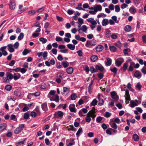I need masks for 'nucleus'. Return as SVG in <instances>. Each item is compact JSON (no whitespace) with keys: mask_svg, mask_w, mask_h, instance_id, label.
<instances>
[{"mask_svg":"<svg viewBox=\"0 0 146 146\" xmlns=\"http://www.w3.org/2000/svg\"><path fill=\"white\" fill-rule=\"evenodd\" d=\"M67 46L69 48L72 50H74L75 48V46L74 45L70 44H67Z\"/></svg>","mask_w":146,"mask_h":146,"instance_id":"nucleus-28","label":"nucleus"},{"mask_svg":"<svg viewBox=\"0 0 146 146\" xmlns=\"http://www.w3.org/2000/svg\"><path fill=\"white\" fill-rule=\"evenodd\" d=\"M129 11L131 13L134 14L136 12V9L135 7L132 6L130 8Z\"/></svg>","mask_w":146,"mask_h":146,"instance_id":"nucleus-12","label":"nucleus"},{"mask_svg":"<svg viewBox=\"0 0 146 146\" xmlns=\"http://www.w3.org/2000/svg\"><path fill=\"white\" fill-rule=\"evenodd\" d=\"M67 128L68 130H74V127L73 125H70L69 126H68L67 127Z\"/></svg>","mask_w":146,"mask_h":146,"instance_id":"nucleus-63","label":"nucleus"},{"mask_svg":"<svg viewBox=\"0 0 146 146\" xmlns=\"http://www.w3.org/2000/svg\"><path fill=\"white\" fill-rule=\"evenodd\" d=\"M24 37V35L23 33H20L18 37V40H21Z\"/></svg>","mask_w":146,"mask_h":146,"instance_id":"nucleus-43","label":"nucleus"},{"mask_svg":"<svg viewBox=\"0 0 146 146\" xmlns=\"http://www.w3.org/2000/svg\"><path fill=\"white\" fill-rule=\"evenodd\" d=\"M117 47L120 48L121 46V43L119 41H118L114 44Z\"/></svg>","mask_w":146,"mask_h":146,"instance_id":"nucleus-39","label":"nucleus"},{"mask_svg":"<svg viewBox=\"0 0 146 146\" xmlns=\"http://www.w3.org/2000/svg\"><path fill=\"white\" fill-rule=\"evenodd\" d=\"M125 97L126 100L129 101L130 100V96L129 94V92L127 89L125 90Z\"/></svg>","mask_w":146,"mask_h":146,"instance_id":"nucleus-10","label":"nucleus"},{"mask_svg":"<svg viewBox=\"0 0 146 146\" xmlns=\"http://www.w3.org/2000/svg\"><path fill=\"white\" fill-rule=\"evenodd\" d=\"M103 46L102 45H99L96 47V51L98 52H100L102 51L103 49Z\"/></svg>","mask_w":146,"mask_h":146,"instance_id":"nucleus-15","label":"nucleus"},{"mask_svg":"<svg viewBox=\"0 0 146 146\" xmlns=\"http://www.w3.org/2000/svg\"><path fill=\"white\" fill-rule=\"evenodd\" d=\"M82 30L83 32L86 33L87 30V27L86 25H83L82 26V29H80L78 30V31L80 33V30Z\"/></svg>","mask_w":146,"mask_h":146,"instance_id":"nucleus-22","label":"nucleus"},{"mask_svg":"<svg viewBox=\"0 0 146 146\" xmlns=\"http://www.w3.org/2000/svg\"><path fill=\"white\" fill-rule=\"evenodd\" d=\"M3 81L5 83H8L9 82V80L7 77L3 78Z\"/></svg>","mask_w":146,"mask_h":146,"instance_id":"nucleus-49","label":"nucleus"},{"mask_svg":"<svg viewBox=\"0 0 146 146\" xmlns=\"http://www.w3.org/2000/svg\"><path fill=\"white\" fill-rule=\"evenodd\" d=\"M109 23V20L108 19H104L102 20V23L103 26H105L108 24Z\"/></svg>","mask_w":146,"mask_h":146,"instance_id":"nucleus-13","label":"nucleus"},{"mask_svg":"<svg viewBox=\"0 0 146 146\" xmlns=\"http://www.w3.org/2000/svg\"><path fill=\"white\" fill-rule=\"evenodd\" d=\"M39 40L43 44H44L46 43L47 40L44 38L41 37L39 38Z\"/></svg>","mask_w":146,"mask_h":146,"instance_id":"nucleus-38","label":"nucleus"},{"mask_svg":"<svg viewBox=\"0 0 146 146\" xmlns=\"http://www.w3.org/2000/svg\"><path fill=\"white\" fill-rule=\"evenodd\" d=\"M102 9V7L100 5H97L94 7V10H96L97 12L98 11H101Z\"/></svg>","mask_w":146,"mask_h":146,"instance_id":"nucleus-17","label":"nucleus"},{"mask_svg":"<svg viewBox=\"0 0 146 146\" xmlns=\"http://www.w3.org/2000/svg\"><path fill=\"white\" fill-rule=\"evenodd\" d=\"M124 59L122 58H117L115 61V64L117 66H119L124 62Z\"/></svg>","mask_w":146,"mask_h":146,"instance_id":"nucleus-3","label":"nucleus"},{"mask_svg":"<svg viewBox=\"0 0 146 146\" xmlns=\"http://www.w3.org/2000/svg\"><path fill=\"white\" fill-rule=\"evenodd\" d=\"M112 62V60L110 58H108L107 59V61L106 63V64L107 66H110Z\"/></svg>","mask_w":146,"mask_h":146,"instance_id":"nucleus-33","label":"nucleus"},{"mask_svg":"<svg viewBox=\"0 0 146 146\" xmlns=\"http://www.w3.org/2000/svg\"><path fill=\"white\" fill-rule=\"evenodd\" d=\"M96 44V42L94 40H87L86 44V46L87 47H89L90 46H94Z\"/></svg>","mask_w":146,"mask_h":146,"instance_id":"nucleus-4","label":"nucleus"},{"mask_svg":"<svg viewBox=\"0 0 146 146\" xmlns=\"http://www.w3.org/2000/svg\"><path fill=\"white\" fill-rule=\"evenodd\" d=\"M25 141V140H24V141H22L20 142H16L15 143V145H16V146H19L21 144H24Z\"/></svg>","mask_w":146,"mask_h":146,"instance_id":"nucleus-50","label":"nucleus"},{"mask_svg":"<svg viewBox=\"0 0 146 146\" xmlns=\"http://www.w3.org/2000/svg\"><path fill=\"white\" fill-rule=\"evenodd\" d=\"M40 87L41 89H45L46 88V86L45 84L42 83L40 85Z\"/></svg>","mask_w":146,"mask_h":146,"instance_id":"nucleus-61","label":"nucleus"},{"mask_svg":"<svg viewBox=\"0 0 146 146\" xmlns=\"http://www.w3.org/2000/svg\"><path fill=\"white\" fill-rule=\"evenodd\" d=\"M131 30V27L130 25H127L126 26L125 28V31L129 32Z\"/></svg>","mask_w":146,"mask_h":146,"instance_id":"nucleus-32","label":"nucleus"},{"mask_svg":"<svg viewBox=\"0 0 146 146\" xmlns=\"http://www.w3.org/2000/svg\"><path fill=\"white\" fill-rule=\"evenodd\" d=\"M106 15L105 14L103 13H102L98 15L97 16V17L98 18H100L101 17H106Z\"/></svg>","mask_w":146,"mask_h":146,"instance_id":"nucleus-53","label":"nucleus"},{"mask_svg":"<svg viewBox=\"0 0 146 146\" xmlns=\"http://www.w3.org/2000/svg\"><path fill=\"white\" fill-rule=\"evenodd\" d=\"M111 127L113 128L116 129L117 128V126L115 123H113L111 124H110Z\"/></svg>","mask_w":146,"mask_h":146,"instance_id":"nucleus-42","label":"nucleus"},{"mask_svg":"<svg viewBox=\"0 0 146 146\" xmlns=\"http://www.w3.org/2000/svg\"><path fill=\"white\" fill-rule=\"evenodd\" d=\"M96 69L99 70L101 71H102L104 70V68L103 67L99 66L98 65H96Z\"/></svg>","mask_w":146,"mask_h":146,"instance_id":"nucleus-52","label":"nucleus"},{"mask_svg":"<svg viewBox=\"0 0 146 146\" xmlns=\"http://www.w3.org/2000/svg\"><path fill=\"white\" fill-rule=\"evenodd\" d=\"M35 111L38 115H40V112L39 110V108L38 106H36L35 108Z\"/></svg>","mask_w":146,"mask_h":146,"instance_id":"nucleus-51","label":"nucleus"},{"mask_svg":"<svg viewBox=\"0 0 146 146\" xmlns=\"http://www.w3.org/2000/svg\"><path fill=\"white\" fill-rule=\"evenodd\" d=\"M7 77L9 80H11L13 79V76L11 73H9L7 74Z\"/></svg>","mask_w":146,"mask_h":146,"instance_id":"nucleus-40","label":"nucleus"},{"mask_svg":"<svg viewBox=\"0 0 146 146\" xmlns=\"http://www.w3.org/2000/svg\"><path fill=\"white\" fill-rule=\"evenodd\" d=\"M58 77L60 78H63L64 77V74L62 73H59L57 74Z\"/></svg>","mask_w":146,"mask_h":146,"instance_id":"nucleus-44","label":"nucleus"},{"mask_svg":"<svg viewBox=\"0 0 146 146\" xmlns=\"http://www.w3.org/2000/svg\"><path fill=\"white\" fill-rule=\"evenodd\" d=\"M29 114L28 112L25 113L24 115V118L25 119H27L29 118Z\"/></svg>","mask_w":146,"mask_h":146,"instance_id":"nucleus-45","label":"nucleus"},{"mask_svg":"<svg viewBox=\"0 0 146 146\" xmlns=\"http://www.w3.org/2000/svg\"><path fill=\"white\" fill-rule=\"evenodd\" d=\"M115 11L116 12H119L120 10L119 6L118 5H116L115 7Z\"/></svg>","mask_w":146,"mask_h":146,"instance_id":"nucleus-41","label":"nucleus"},{"mask_svg":"<svg viewBox=\"0 0 146 146\" xmlns=\"http://www.w3.org/2000/svg\"><path fill=\"white\" fill-rule=\"evenodd\" d=\"M74 71V69L72 67H70L66 69V72L68 74H72Z\"/></svg>","mask_w":146,"mask_h":146,"instance_id":"nucleus-14","label":"nucleus"},{"mask_svg":"<svg viewBox=\"0 0 146 146\" xmlns=\"http://www.w3.org/2000/svg\"><path fill=\"white\" fill-rule=\"evenodd\" d=\"M70 111L73 112H76V111L75 105L74 104H70L69 107Z\"/></svg>","mask_w":146,"mask_h":146,"instance_id":"nucleus-7","label":"nucleus"},{"mask_svg":"<svg viewBox=\"0 0 146 146\" xmlns=\"http://www.w3.org/2000/svg\"><path fill=\"white\" fill-rule=\"evenodd\" d=\"M50 100L51 101L54 100L56 102H59V96L56 95L54 96V99H53L52 98H50Z\"/></svg>","mask_w":146,"mask_h":146,"instance_id":"nucleus-16","label":"nucleus"},{"mask_svg":"<svg viewBox=\"0 0 146 146\" xmlns=\"http://www.w3.org/2000/svg\"><path fill=\"white\" fill-rule=\"evenodd\" d=\"M7 127V125L5 123L1 124L0 125V131L5 129Z\"/></svg>","mask_w":146,"mask_h":146,"instance_id":"nucleus-23","label":"nucleus"},{"mask_svg":"<svg viewBox=\"0 0 146 146\" xmlns=\"http://www.w3.org/2000/svg\"><path fill=\"white\" fill-rule=\"evenodd\" d=\"M29 53V52L28 51V50L27 49H25L22 52L23 55H26Z\"/></svg>","mask_w":146,"mask_h":146,"instance_id":"nucleus-59","label":"nucleus"},{"mask_svg":"<svg viewBox=\"0 0 146 146\" xmlns=\"http://www.w3.org/2000/svg\"><path fill=\"white\" fill-rule=\"evenodd\" d=\"M129 105L131 108H134L135 106H137V105L135 102L132 100L130 101Z\"/></svg>","mask_w":146,"mask_h":146,"instance_id":"nucleus-25","label":"nucleus"},{"mask_svg":"<svg viewBox=\"0 0 146 146\" xmlns=\"http://www.w3.org/2000/svg\"><path fill=\"white\" fill-rule=\"evenodd\" d=\"M111 98L116 100H117L119 97L116 93L115 91L112 92H111Z\"/></svg>","mask_w":146,"mask_h":146,"instance_id":"nucleus-5","label":"nucleus"},{"mask_svg":"<svg viewBox=\"0 0 146 146\" xmlns=\"http://www.w3.org/2000/svg\"><path fill=\"white\" fill-rule=\"evenodd\" d=\"M62 64L64 68H66L69 65L68 62L67 61L66 62H62Z\"/></svg>","mask_w":146,"mask_h":146,"instance_id":"nucleus-36","label":"nucleus"},{"mask_svg":"<svg viewBox=\"0 0 146 146\" xmlns=\"http://www.w3.org/2000/svg\"><path fill=\"white\" fill-rule=\"evenodd\" d=\"M77 96L75 94H72L71 96V98L72 100H75L76 99Z\"/></svg>","mask_w":146,"mask_h":146,"instance_id":"nucleus-56","label":"nucleus"},{"mask_svg":"<svg viewBox=\"0 0 146 146\" xmlns=\"http://www.w3.org/2000/svg\"><path fill=\"white\" fill-rule=\"evenodd\" d=\"M35 13L36 11L34 10L30 11H28V13L30 15H33Z\"/></svg>","mask_w":146,"mask_h":146,"instance_id":"nucleus-60","label":"nucleus"},{"mask_svg":"<svg viewBox=\"0 0 146 146\" xmlns=\"http://www.w3.org/2000/svg\"><path fill=\"white\" fill-rule=\"evenodd\" d=\"M7 46L8 47V50L11 52H12L15 51V49L13 48V46L12 44H8Z\"/></svg>","mask_w":146,"mask_h":146,"instance_id":"nucleus-11","label":"nucleus"},{"mask_svg":"<svg viewBox=\"0 0 146 146\" xmlns=\"http://www.w3.org/2000/svg\"><path fill=\"white\" fill-rule=\"evenodd\" d=\"M103 117L99 116L96 118V121L98 123H100Z\"/></svg>","mask_w":146,"mask_h":146,"instance_id":"nucleus-62","label":"nucleus"},{"mask_svg":"<svg viewBox=\"0 0 146 146\" xmlns=\"http://www.w3.org/2000/svg\"><path fill=\"white\" fill-rule=\"evenodd\" d=\"M21 76V75L19 73H14L13 76V78L15 80H17L19 79Z\"/></svg>","mask_w":146,"mask_h":146,"instance_id":"nucleus-18","label":"nucleus"},{"mask_svg":"<svg viewBox=\"0 0 146 146\" xmlns=\"http://www.w3.org/2000/svg\"><path fill=\"white\" fill-rule=\"evenodd\" d=\"M97 101L96 99H94L92 102L91 103L92 106H95L97 104Z\"/></svg>","mask_w":146,"mask_h":146,"instance_id":"nucleus-57","label":"nucleus"},{"mask_svg":"<svg viewBox=\"0 0 146 146\" xmlns=\"http://www.w3.org/2000/svg\"><path fill=\"white\" fill-rule=\"evenodd\" d=\"M141 71L144 74H146V67L145 66L143 67Z\"/></svg>","mask_w":146,"mask_h":146,"instance_id":"nucleus-55","label":"nucleus"},{"mask_svg":"<svg viewBox=\"0 0 146 146\" xmlns=\"http://www.w3.org/2000/svg\"><path fill=\"white\" fill-rule=\"evenodd\" d=\"M85 120L86 122H89L91 120V119L90 116L88 115L85 118Z\"/></svg>","mask_w":146,"mask_h":146,"instance_id":"nucleus-58","label":"nucleus"},{"mask_svg":"<svg viewBox=\"0 0 146 146\" xmlns=\"http://www.w3.org/2000/svg\"><path fill=\"white\" fill-rule=\"evenodd\" d=\"M90 59L92 61L94 62L98 60V57L96 55H94L91 56Z\"/></svg>","mask_w":146,"mask_h":146,"instance_id":"nucleus-26","label":"nucleus"},{"mask_svg":"<svg viewBox=\"0 0 146 146\" xmlns=\"http://www.w3.org/2000/svg\"><path fill=\"white\" fill-rule=\"evenodd\" d=\"M135 76L138 78H140L141 76V74L140 72L136 71L134 73Z\"/></svg>","mask_w":146,"mask_h":146,"instance_id":"nucleus-24","label":"nucleus"},{"mask_svg":"<svg viewBox=\"0 0 146 146\" xmlns=\"http://www.w3.org/2000/svg\"><path fill=\"white\" fill-rule=\"evenodd\" d=\"M82 132V128L80 127L78 130L77 132L76 133V135L77 137H79L80 134V133Z\"/></svg>","mask_w":146,"mask_h":146,"instance_id":"nucleus-31","label":"nucleus"},{"mask_svg":"<svg viewBox=\"0 0 146 146\" xmlns=\"http://www.w3.org/2000/svg\"><path fill=\"white\" fill-rule=\"evenodd\" d=\"M24 127V125L23 124H19V127L14 130V132L16 134H19L21 132Z\"/></svg>","mask_w":146,"mask_h":146,"instance_id":"nucleus-2","label":"nucleus"},{"mask_svg":"<svg viewBox=\"0 0 146 146\" xmlns=\"http://www.w3.org/2000/svg\"><path fill=\"white\" fill-rule=\"evenodd\" d=\"M106 36L107 38H110L111 35V32L109 30H106Z\"/></svg>","mask_w":146,"mask_h":146,"instance_id":"nucleus-21","label":"nucleus"},{"mask_svg":"<svg viewBox=\"0 0 146 146\" xmlns=\"http://www.w3.org/2000/svg\"><path fill=\"white\" fill-rule=\"evenodd\" d=\"M14 94L15 96H19L21 94V92L19 90L17 89L14 91Z\"/></svg>","mask_w":146,"mask_h":146,"instance_id":"nucleus-19","label":"nucleus"},{"mask_svg":"<svg viewBox=\"0 0 146 146\" xmlns=\"http://www.w3.org/2000/svg\"><path fill=\"white\" fill-rule=\"evenodd\" d=\"M133 138L134 140L135 141H138L139 140V137L136 134H134L133 135Z\"/></svg>","mask_w":146,"mask_h":146,"instance_id":"nucleus-37","label":"nucleus"},{"mask_svg":"<svg viewBox=\"0 0 146 146\" xmlns=\"http://www.w3.org/2000/svg\"><path fill=\"white\" fill-rule=\"evenodd\" d=\"M41 107L42 109L44 111L46 112L48 111V108L46 102H44L42 104Z\"/></svg>","mask_w":146,"mask_h":146,"instance_id":"nucleus-6","label":"nucleus"},{"mask_svg":"<svg viewBox=\"0 0 146 146\" xmlns=\"http://www.w3.org/2000/svg\"><path fill=\"white\" fill-rule=\"evenodd\" d=\"M95 111L92 109L88 113V115L90 117L94 118L96 116V115L95 113Z\"/></svg>","mask_w":146,"mask_h":146,"instance_id":"nucleus-8","label":"nucleus"},{"mask_svg":"<svg viewBox=\"0 0 146 146\" xmlns=\"http://www.w3.org/2000/svg\"><path fill=\"white\" fill-rule=\"evenodd\" d=\"M112 19L115 22V23H117L119 21L117 20V17L115 16H113L112 17Z\"/></svg>","mask_w":146,"mask_h":146,"instance_id":"nucleus-48","label":"nucleus"},{"mask_svg":"<svg viewBox=\"0 0 146 146\" xmlns=\"http://www.w3.org/2000/svg\"><path fill=\"white\" fill-rule=\"evenodd\" d=\"M111 115V113L110 112H106L104 116L106 117H109Z\"/></svg>","mask_w":146,"mask_h":146,"instance_id":"nucleus-64","label":"nucleus"},{"mask_svg":"<svg viewBox=\"0 0 146 146\" xmlns=\"http://www.w3.org/2000/svg\"><path fill=\"white\" fill-rule=\"evenodd\" d=\"M56 113L60 117V118H62L64 115V113L63 112L61 111H57Z\"/></svg>","mask_w":146,"mask_h":146,"instance_id":"nucleus-29","label":"nucleus"},{"mask_svg":"<svg viewBox=\"0 0 146 146\" xmlns=\"http://www.w3.org/2000/svg\"><path fill=\"white\" fill-rule=\"evenodd\" d=\"M110 70L115 74H116L117 70V69L116 67H114L113 68H110Z\"/></svg>","mask_w":146,"mask_h":146,"instance_id":"nucleus-34","label":"nucleus"},{"mask_svg":"<svg viewBox=\"0 0 146 146\" xmlns=\"http://www.w3.org/2000/svg\"><path fill=\"white\" fill-rule=\"evenodd\" d=\"M10 8L11 10H13L15 7V2L11 1L9 5Z\"/></svg>","mask_w":146,"mask_h":146,"instance_id":"nucleus-20","label":"nucleus"},{"mask_svg":"<svg viewBox=\"0 0 146 146\" xmlns=\"http://www.w3.org/2000/svg\"><path fill=\"white\" fill-rule=\"evenodd\" d=\"M136 88L138 90H140L142 87V86L139 83H138L136 86Z\"/></svg>","mask_w":146,"mask_h":146,"instance_id":"nucleus-54","label":"nucleus"},{"mask_svg":"<svg viewBox=\"0 0 146 146\" xmlns=\"http://www.w3.org/2000/svg\"><path fill=\"white\" fill-rule=\"evenodd\" d=\"M86 20L88 22L90 23L91 25L90 26L92 30L95 27L97 24V22L94 20V18L93 17L89 18L87 19Z\"/></svg>","mask_w":146,"mask_h":146,"instance_id":"nucleus-1","label":"nucleus"},{"mask_svg":"<svg viewBox=\"0 0 146 146\" xmlns=\"http://www.w3.org/2000/svg\"><path fill=\"white\" fill-rule=\"evenodd\" d=\"M70 91V88L64 87L63 88V92H62V94L63 96H66L69 93Z\"/></svg>","mask_w":146,"mask_h":146,"instance_id":"nucleus-9","label":"nucleus"},{"mask_svg":"<svg viewBox=\"0 0 146 146\" xmlns=\"http://www.w3.org/2000/svg\"><path fill=\"white\" fill-rule=\"evenodd\" d=\"M128 67V63L127 62H125L123 64V68L124 71L126 70Z\"/></svg>","mask_w":146,"mask_h":146,"instance_id":"nucleus-46","label":"nucleus"},{"mask_svg":"<svg viewBox=\"0 0 146 146\" xmlns=\"http://www.w3.org/2000/svg\"><path fill=\"white\" fill-rule=\"evenodd\" d=\"M98 104L102 106L104 102L100 96H99L98 97Z\"/></svg>","mask_w":146,"mask_h":146,"instance_id":"nucleus-30","label":"nucleus"},{"mask_svg":"<svg viewBox=\"0 0 146 146\" xmlns=\"http://www.w3.org/2000/svg\"><path fill=\"white\" fill-rule=\"evenodd\" d=\"M47 52L46 51H45L43 52L42 56L44 60L46 59L47 57Z\"/></svg>","mask_w":146,"mask_h":146,"instance_id":"nucleus-47","label":"nucleus"},{"mask_svg":"<svg viewBox=\"0 0 146 146\" xmlns=\"http://www.w3.org/2000/svg\"><path fill=\"white\" fill-rule=\"evenodd\" d=\"M109 49L110 51L113 52H115L117 51V48L113 46H109Z\"/></svg>","mask_w":146,"mask_h":146,"instance_id":"nucleus-27","label":"nucleus"},{"mask_svg":"<svg viewBox=\"0 0 146 146\" xmlns=\"http://www.w3.org/2000/svg\"><path fill=\"white\" fill-rule=\"evenodd\" d=\"M5 88L7 91H10L11 90L12 87L10 85H7L5 86Z\"/></svg>","mask_w":146,"mask_h":146,"instance_id":"nucleus-35","label":"nucleus"}]
</instances>
